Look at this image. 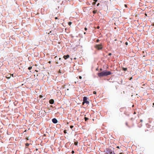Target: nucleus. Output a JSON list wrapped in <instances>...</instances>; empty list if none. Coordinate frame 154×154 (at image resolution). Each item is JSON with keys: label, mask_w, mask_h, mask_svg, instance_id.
<instances>
[{"label": "nucleus", "mask_w": 154, "mask_h": 154, "mask_svg": "<svg viewBox=\"0 0 154 154\" xmlns=\"http://www.w3.org/2000/svg\"><path fill=\"white\" fill-rule=\"evenodd\" d=\"M87 98L86 97H83V103H86L87 104H88L89 103V101H88V100H87Z\"/></svg>", "instance_id": "obj_4"}, {"label": "nucleus", "mask_w": 154, "mask_h": 154, "mask_svg": "<svg viewBox=\"0 0 154 154\" xmlns=\"http://www.w3.org/2000/svg\"><path fill=\"white\" fill-rule=\"evenodd\" d=\"M85 30H86L87 29V28L86 27H85Z\"/></svg>", "instance_id": "obj_31"}, {"label": "nucleus", "mask_w": 154, "mask_h": 154, "mask_svg": "<svg viewBox=\"0 0 154 154\" xmlns=\"http://www.w3.org/2000/svg\"><path fill=\"white\" fill-rule=\"evenodd\" d=\"M50 107L52 108H53L54 107V106L52 105H50Z\"/></svg>", "instance_id": "obj_21"}, {"label": "nucleus", "mask_w": 154, "mask_h": 154, "mask_svg": "<svg viewBox=\"0 0 154 154\" xmlns=\"http://www.w3.org/2000/svg\"><path fill=\"white\" fill-rule=\"evenodd\" d=\"M82 77L81 76H79V78L80 79H82Z\"/></svg>", "instance_id": "obj_30"}, {"label": "nucleus", "mask_w": 154, "mask_h": 154, "mask_svg": "<svg viewBox=\"0 0 154 154\" xmlns=\"http://www.w3.org/2000/svg\"><path fill=\"white\" fill-rule=\"evenodd\" d=\"M58 72L59 73H61V72H60V70H59L58 71Z\"/></svg>", "instance_id": "obj_26"}, {"label": "nucleus", "mask_w": 154, "mask_h": 154, "mask_svg": "<svg viewBox=\"0 0 154 154\" xmlns=\"http://www.w3.org/2000/svg\"><path fill=\"white\" fill-rule=\"evenodd\" d=\"M93 94H96V92L95 91H93Z\"/></svg>", "instance_id": "obj_24"}, {"label": "nucleus", "mask_w": 154, "mask_h": 154, "mask_svg": "<svg viewBox=\"0 0 154 154\" xmlns=\"http://www.w3.org/2000/svg\"><path fill=\"white\" fill-rule=\"evenodd\" d=\"M72 22H69V23H68V24L69 25H70L71 24H72Z\"/></svg>", "instance_id": "obj_19"}, {"label": "nucleus", "mask_w": 154, "mask_h": 154, "mask_svg": "<svg viewBox=\"0 0 154 154\" xmlns=\"http://www.w3.org/2000/svg\"><path fill=\"white\" fill-rule=\"evenodd\" d=\"M38 150V149H36V151H37V150Z\"/></svg>", "instance_id": "obj_41"}, {"label": "nucleus", "mask_w": 154, "mask_h": 154, "mask_svg": "<svg viewBox=\"0 0 154 154\" xmlns=\"http://www.w3.org/2000/svg\"><path fill=\"white\" fill-rule=\"evenodd\" d=\"M52 32V31H51L50 32H49V34H50V33H51V32Z\"/></svg>", "instance_id": "obj_38"}, {"label": "nucleus", "mask_w": 154, "mask_h": 154, "mask_svg": "<svg viewBox=\"0 0 154 154\" xmlns=\"http://www.w3.org/2000/svg\"><path fill=\"white\" fill-rule=\"evenodd\" d=\"M108 55L109 56H110L111 55V53H109V54H108Z\"/></svg>", "instance_id": "obj_29"}, {"label": "nucleus", "mask_w": 154, "mask_h": 154, "mask_svg": "<svg viewBox=\"0 0 154 154\" xmlns=\"http://www.w3.org/2000/svg\"><path fill=\"white\" fill-rule=\"evenodd\" d=\"M125 7H127V5H125Z\"/></svg>", "instance_id": "obj_36"}, {"label": "nucleus", "mask_w": 154, "mask_h": 154, "mask_svg": "<svg viewBox=\"0 0 154 154\" xmlns=\"http://www.w3.org/2000/svg\"><path fill=\"white\" fill-rule=\"evenodd\" d=\"M55 19H58V18H57V17H56L55 18Z\"/></svg>", "instance_id": "obj_32"}, {"label": "nucleus", "mask_w": 154, "mask_h": 154, "mask_svg": "<svg viewBox=\"0 0 154 154\" xmlns=\"http://www.w3.org/2000/svg\"><path fill=\"white\" fill-rule=\"evenodd\" d=\"M48 108L49 109V112H50V110H51V108H49V107H48Z\"/></svg>", "instance_id": "obj_22"}, {"label": "nucleus", "mask_w": 154, "mask_h": 154, "mask_svg": "<svg viewBox=\"0 0 154 154\" xmlns=\"http://www.w3.org/2000/svg\"><path fill=\"white\" fill-rule=\"evenodd\" d=\"M96 11H95V10L93 11V13L94 14H95V13L96 12Z\"/></svg>", "instance_id": "obj_20"}, {"label": "nucleus", "mask_w": 154, "mask_h": 154, "mask_svg": "<svg viewBox=\"0 0 154 154\" xmlns=\"http://www.w3.org/2000/svg\"><path fill=\"white\" fill-rule=\"evenodd\" d=\"M122 69L123 70L125 71H126L127 69V68H123Z\"/></svg>", "instance_id": "obj_14"}, {"label": "nucleus", "mask_w": 154, "mask_h": 154, "mask_svg": "<svg viewBox=\"0 0 154 154\" xmlns=\"http://www.w3.org/2000/svg\"><path fill=\"white\" fill-rule=\"evenodd\" d=\"M97 75L99 77H102L104 76L102 72L99 73L97 74Z\"/></svg>", "instance_id": "obj_8"}, {"label": "nucleus", "mask_w": 154, "mask_h": 154, "mask_svg": "<svg viewBox=\"0 0 154 154\" xmlns=\"http://www.w3.org/2000/svg\"><path fill=\"white\" fill-rule=\"evenodd\" d=\"M76 134H75V135H76Z\"/></svg>", "instance_id": "obj_48"}, {"label": "nucleus", "mask_w": 154, "mask_h": 154, "mask_svg": "<svg viewBox=\"0 0 154 154\" xmlns=\"http://www.w3.org/2000/svg\"><path fill=\"white\" fill-rule=\"evenodd\" d=\"M99 5V3H98V4H97V6H98V5Z\"/></svg>", "instance_id": "obj_43"}, {"label": "nucleus", "mask_w": 154, "mask_h": 154, "mask_svg": "<svg viewBox=\"0 0 154 154\" xmlns=\"http://www.w3.org/2000/svg\"><path fill=\"white\" fill-rule=\"evenodd\" d=\"M97 29H99V26H98L97 27Z\"/></svg>", "instance_id": "obj_39"}, {"label": "nucleus", "mask_w": 154, "mask_h": 154, "mask_svg": "<svg viewBox=\"0 0 154 154\" xmlns=\"http://www.w3.org/2000/svg\"><path fill=\"white\" fill-rule=\"evenodd\" d=\"M58 8H59V6H58Z\"/></svg>", "instance_id": "obj_46"}, {"label": "nucleus", "mask_w": 154, "mask_h": 154, "mask_svg": "<svg viewBox=\"0 0 154 154\" xmlns=\"http://www.w3.org/2000/svg\"><path fill=\"white\" fill-rule=\"evenodd\" d=\"M59 60H61V58H59Z\"/></svg>", "instance_id": "obj_40"}, {"label": "nucleus", "mask_w": 154, "mask_h": 154, "mask_svg": "<svg viewBox=\"0 0 154 154\" xmlns=\"http://www.w3.org/2000/svg\"><path fill=\"white\" fill-rule=\"evenodd\" d=\"M77 46V45H76L75 46H74L73 45H72L71 46V47L72 49L74 51H76L77 50V48L76 47Z\"/></svg>", "instance_id": "obj_5"}, {"label": "nucleus", "mask_w": 154, "mask_h": 154, "mask_svg": "<svg viewBox=\"0 0 154 154\" xmlns=\"http://www.w3.org/2000/svg\"><path fill=\"white\" fill-rule=\"evenodd\" d=\"M153 105H154V103H153Z\"/></svg>", "instance_id": "obj_44"}, {"label": "nucleus", "mask_w": 154, "mask_h": 154, "mask_svg": "<svg viewBox=\"0 0 154 154\" xmlns=\"http://www.w3.org/2000/svg\"><path fill=\"white\" fill-rule=\"evenodd\" d=\"M69 55L68 54H67L64 55L63 56V58H64L65 60H66L67 58H69Z\"/></svg>", "instance_id": "obj_7"}, {"label": "nucleus", "mask_w": 154, "mask_h": 154, "mask_svg": "<svg viewBox=\"0 0 154 154\" xmlns=\"http://www.w3.org/2000/svg\"><path fill=\"white\" fill-rule=\"evenodd\" d=\"M72 152V154H73V153H74V151H73V150H72V152Z\"/></svg>", "instance_id": "obj_25"}, {"label": "nucleus", "mask_w": 154, "mask_h": 154, "mask_svg": "<svg viewBox=\"0 0 154 154\" xmlns=\"http://www.w3.org/2000/svg\"><path fill=\"white\" fill-rule=\"evenodd\" d=\"M120 154H122V153H120Z\"/></svg>", "instance_id": "obj_45"}, {"label": "nucleus", "mask_w": 154, "mask_h": 154, "mask_svg": "<svg viewBox=\"0 0 154 154\" xmlns=\"http://www.w3.org/2000/svg\"><path fill=\"white\" fill-rule=\"evenodd\" d=\"M74 142L75 145H77V141L75 139L74 140Z\"/></svg>", "instance_id": "obj_11"}, {"label": "nucleus", "mask_w": 154, "mask_h": 154, "mask_svg": "<svg viewBox=\"0 0 154 154\" xmlns=\"http://www.w3.org/2000/svg\"><path fill=\"white\" fill-rule=\"evenodd\" d=\"M43 96L41 95H39L38 96V97L40 98H42L43 97Z\"/></svg>", "instance_id": "obj_16"}, {"label": "nucleus", "mask_w": 154, "mask_h": 154, "mask_svg": "<svg viewBox=\"0 0 154 154\" xmlns=\"http://www.w3.org/2000/svg\"><path fill=\"white\" fill-rule=\"evenodd\" d=\"M136 112H134V114H136Z\"/></svg>", "instance_id": "obj_35"}, {"label": "nucleus", "mask_w": 154, "mask_h": 154, "mask_svg": "<svg viewBox=\"0 0 154 154\" xmlns=\"http://www.w3.org/2000/svg\"><path fill=\"white\" fill-rule=\"evenodd\" d=\"M75 84H76V82L75 81Z\"/></svg>", "instance_id": "obj_42"}, {"label": "nucleus", "mask_w": 154, "mask_h": 154, "mask_svg": "<svg viewBox=\"0 0 154 154\" xmlns=\"http://www.w3.org/2000/svg\"><path fill=\"white\" fill-rule=\"evenodd\" d=\"M98 0H94V1L95 2H93V5H94L96 4V2H97V1Z\"/></svg>", "instance_id": "obj_12"}, {"label": "nucleus", "mask_w": 154, "mask_h": 154, "mask_svg": "<svg viewBox=\"0 0 154 154\" xmlns=\"http://www.w3.org/2000/svg\"><path fill=\"white\" fill-rule=\"evenodd\" d=\"M52 122L54 124H56L58 122V121L56 119L54 118L52 119Z\"/></svg>", "instance_id": "obj_6"}, {"label": "nucleus", "mask_w": 154, "mask_h": 154, "mask_svg": "<svg viewBox=\"0 0 154 154\" xmlns=\"http://www.w3.org/2000/svg\"><path fill=\"white\" fill-rule=\"evenodd\" d=\"M99 39H97V40H96V42H98L99 41Z\"/></svg>", "instance_id": "obj_23"}, {"label": "nucleus", "mask_w": 154, "mask_h": 154, "mask_svg": "<svg viewBox=\"0 0 154 154\" xmlns=\"http://www.w3.org/2000/svg\"><path fill=\"white\" fill-rule=\"evenodd\" d=\"M116 148H117L119 149V146H117Z\"/></svg>", "instance_id": "obj_34"}, {"label": "nucleus", "mask_w": 154, "mask_h": 154, "mask_svg": "<svg viewBox=\"0 0 154 154\" xmlns=\"http://www.w3.org/2000/svg\"><path fill=\"white\" fill-rule=\"evenodd\" d=\"M74 126L73 125H71L70 126V128L72 129V131L74 130L75 129V127H76V126H75V127L74 128Z\"/></svg>", "instance_id": "obj_10"}, {"label": "nucleus", "mask_w": 154, "mask_h": 154, "mask_svg": "<svg viewBox=\"0 0 154 154\" xmlns=\"http://www.w3.org/2000/svg\"><path fill=\"white\" fill-rule=\"evenodd\" d=\"M109 153L110 154H114V152H112L111 151H109Z\"/></svg>", "instance_id": "obj_13"}, {"label": "nucleus", "mask_w": 154, "mask_h": 154, "mask_svg": "<svg viewBox=\"0 0 154 154\" xmlns=\"http://www.w3.org/2000/svg\"><path fill=\"white\" fill-rule=\"evenodd\" d=\"M71 60H72V58H71Z\"/></svg>", "instance_id": "obj_47"}, {"label": "nucleus", "mask_w": 154, "mask_h": 154, "mask_svg": "<svg viewBox=\"0 0 154 154\" xmlns=\"http://www.w3.org/2000/svg\"><path fill=\"white\" fill-rule=\"evenodd\" d=\"M76 59V57H74L73 58V60H75Z\"/></svg>", "instance_id": "obj_27"}, {"label": "nucleus", "mask_w": 154, "mask_h": 154, "mask_svg": "<svg viewBox=\"0 0 154 154\" xmlns=\"http://www.w3.org/2000/svg\"><path fill=\"white\" fill-rule=\"evenodd\" d=\"M32 69V66H29L28 68V69L29 70H30Z\"/></svg>", "instance_id": "obj_15"}, {"label": "nucleus", "mask_w": 154, "mask_h": 154, "mask_svg": "<svg viewBox=\"0 0 154 154\" xmlns=\"http://www.w3.org/2000/svg\"><path fill=\"white\" fill-rule=\"evenodd\" d=\"M94 47L98 50H100L102 48V45L101 44L96 45H95Z\"/></svg>", "instance_id": "obj_2"}, {"label": "nucleus", "mask_w": 154, "mask_h": 154, "mask_svg": "<svg viewBox=\"0 0 154 154\" xmlns=\"http://www.w3.org/2000/svg\"><path fill=\"white\" fill-rule=\"evenodd\" d=\"M132 78V77H131V78H130V79H129V80H131Z\"/></svg>", "instance_id": "obj_33"}, {"label": "nucleus", "mask_w": 154, "mask_h": 154, "mask_svg": "<svg viewBox=\"0 0 154 154\" xmlns=\"http://www.w3.org/2000/svg\"><path fill=\"white\" fill-rule=\"evenodd\" d=\"M142 121H143V120H142L141 119L140 120V122H142Z\"/></svg>", "instance_id": "obj_37"}, {"label": "nucleus", "mask_w": 154, "mask_h": 154, "mask_svg": "<svg viewBox=\"0 0 154 154\" xmlns=\"http://www.w3.org/2000/svg\"><path fill=\"white\" fill-rule=\"evenodd\" d=\"M29 143H26L25 145L26 146H29Z\"/></svg>", "instance_id": "obj_17"}, {"label": "nucleus", "mask_w": 154, "mask_h": 154, "mask_svg": "<svg viewBox=\"0 0 154 154\" xmlns=\"http://www.w3.org/2000/svg\"><path fill=\"white\" fill-rule=\"evenodd\" d=\"M49 102L50 104H53L54 103V100L53 99H51L49 100Z\"/></svg>", "instance_id": "obj_9"}, {"label": "nucleus", "mask_w": 154, "mask_h": 154, "mask_svg": "<svg viewBox=\"0 0 154 154\" xmlns=\"http://www.w3.org/2000/svg\"><path fill=\"white\" fill-rule=\"evenodd\" d=\"M84 118L85 119V121H86L88 120V119L87 118H86V117H85Z\"/></svg>", "instance_id": "obj_18"}, {"label": "nucleus", "mask_w": 154, "mask_h": 154, "mask_svg": "<svg viewBox=\"0 0 154 154\" xmlns=\"http://www.w3.org/2000/svg\"><path fill=\"white\" fill-rule=\"evenodd\" d=\"M102 72L104 76H107L111 75L112 74L111 72L110 71H103Z\"/></svg>", "instance_id": "obj_3"}, {"label": "nucleus", "mask_w": 154, "mask_h": 154, "mask_svg": "<svg viewBox=\"0 0 154 154\" xmlns=\"http://www.w3.org/2000/svg\"><path fill=\"white\" fill-rule=\"evenodd\" d=\"M134 119V118H131V124H130V123L126 122L125 123L126 125L129 128L133 126H134V124L133 123V120Z\"/></svg>", "instance_id": "obj_1"}, {"label": "nucleus", "mask_w": 154, "mask_h": 154, "mask_svg": "<svg viewBox=\"0 0 154 154\" xmlns=\"http://www.w3.org/2000/svg\"><path fill=\"white\" fill-rule=\"evenodd\" d=\"M125 44L126 45H128V42H126L125 43Z\"/></svg>", "instance_id": "obj_28"}]
</instances>
